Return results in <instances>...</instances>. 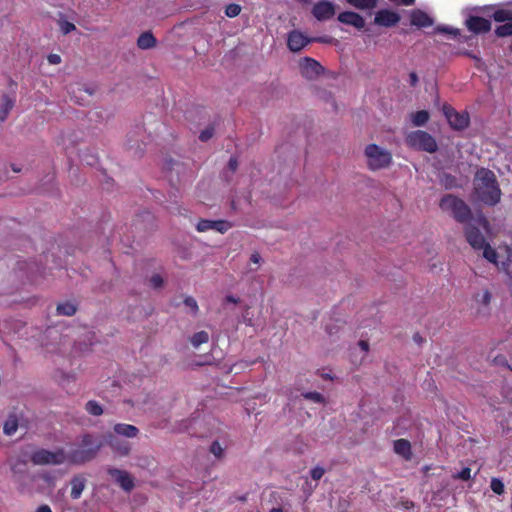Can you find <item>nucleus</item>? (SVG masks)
I'll use <instances>...</instances> for the list:
<instances>
[{
	"mask_svg": "<svg viewBox=\"0 0 512 512\" xmlns=\"http://www.w3.org/2000/svg\"><path fill=\"white\" fill-rule=\"evenodd\" d=\"M475 192L478 198L487 205H495L500 201L501 190L492 171L481 169L478 172Z\"/></svg>",
	"mask_w": 512,
	"mask_h": 512,
	"instance_id": "nucleus-1",
	"label": "nucleus"
},
{
	"mask_svg": "<svg viewBox=\"0 0 512 512\" xmlns=\"http://www.w3.org/2000/svg\"><path fill=\"white\" fill-rule=\"evenodd\" d=\"M102 447L101 442H97L94 437L86 433L82 436L80 444L69 452H66L67 462L74 465H82L93 460Z\"/></svg>",
	"mask_w": 512,
	"mask_h": 512,
	"instance_id": "nucleus-2",
	"label": "nucleus"
},
{
	"mask_svg": "<svg viewBox=\"0 0 512 512\" xmlns=\"http://www.w3.org/2000/svg\"><path fill=\"white\" fill-rule=\"evenodd\" d=\"M364 155L367 167L371 171H378L389 168L393 162L392 153L377 144H368L365 147Z\"/></svg>",
	"mask_w": 512,
	"mask_h": 512,
	"instance_id": "nucleus-3",
	"label": "nucleus"
},
{
	"mask_svg": "<svg viewBox=\"0 0 512 512\" xmlns=\"http://www.w3.org/2000/svg\"><path fill=\"white\" fill-rule=\"evenodd\" d=\"M406 144L415 150L435 153L438 145L435 138L426 131L415 130L406 135Z\"/></svg>",
	"mask_w": 512,
	"mask_h": 512,
	"instance_id": "nucleus-4",
	"label": "nucleus"
},
{
	"mask_svg": "<svg viewBox=\"0 0 512 512\" xmlns=\"http://www.w3.org/2000/svg\"><path fill=\"white\" fill-rule=\"evenodd\" d=\"M442 111L452 129L461 131L469 126L470 117L467 112H457L447 103L443 105Z\"/></svg>",
	"mask_w": 512,
	"mask_h": 512,
	"instance_id": "nucleus-5",
	"label": "nucleus"
},
{
	"mask_svg": "<svg viewBox=\"0 0 512 512\" xmlns=\"http://www.w3.org/2000/svg\"><path fill=\"white\" fill-rule=\"evenodd\" d=\"M299 67L301 75L308 80L316 79L324 71L322 65L310 57H304L300 61Z\"/></svg>",
	"mask_w": 512,
	"mask_h": 512,
	"instance_id": "nucleus-6",
	"label": "nucleus"
},
{
	"mask_svg": "<svg viewBox=\"0 0 512 512\" xmlns=\"http://www.w3.org/2000/svg\"><path fill=\"white\" fill-rule=\"evenodd\" d=\"M400 19V15L395 11L380 9L375 13L374 24L380 27L390 28L396 26Z\"/></svg>",
	"mask_w": 512,
	"mask_h": 512,
	"instance_id": "nucleus-7",
	"label": "nucleus"
},
{
	"mask_svg": "<svg viewBox=\"0 0 512 512\" xmlns=\"http://www.w3.org/2000/svg\"><path fill=\"white\" fill-rule=\"evenodd\" d=\"M232 227V224L226 220H208L201 219L196 225V229L199 232H206L208 230H215L219 233L224 234Z\"/></svg>",
	"mask_w": 512,
	"mask_h": 512,
	"instance_id": "nucleus-8",
	"label": "nucleus"
},
{
	"mask_svg": "<svg viewBox=\"0 0 512 512\" xmlns=\"http://www.w3.org/2000/svg\"><path fill=\"white\" fill-rule=\"evenodd\" d=\"M465 24L467 29L474 34H484L491 30L490 20L480 16H469Z\"/></svg>",
	"mask_w": 512,
	"mask_h": 512,
	"instance_id": "nucleus-9",
	"label": "nucleus"
},
{
	"mask_svg": "<svg viewBox=\"0 0 512 512\" xmlns=\"http://www.w3.org/2000/svg\"><path fill=\"white\" fill-rule=\"evenodd\" d=\"M107 473L126 492H130L134 488V480L127 471L120 470L117 468H108Z\"/></svg>",
	"mask_w": 512,
	"mask_h": 512,
	"instance_id": "nucleus-10",
	"label": "nucleus"
},
{
	"mask_svg": "<svg viewBox=\"0 0 512 512\" xmlns=\"http://www.w3.org/2000/svg\"><path fill=\"white\" fill-rule=\"evenodd\" d=\"M465 236L467 242L475 249L481 250L486 245V239L481 231L472 224L465 227Z\"/></svg>",
	"mask_w": 512,
	"mask_h": 512,
	"instance_id": "nucleus-11",
	"label": "nucleus"
},
{
	"mask_svg": "<svg viewBox=\"0 0 512 512\" xmlns=\"http://www.w3.org/2000/svg\"><path fill=\"white\" fill-rule=\"evenodd\" d=\"M312 15L318 21H326L334 17L335 7L331 2L319 1L312 8Z\"/></svg>",
	"mask_w": 512,
	"mask_h": 512,
	"instance_id": "nucleus-12",
	"label": "nucleus"
},
{
	"mask_svg": "<svg viewBox=\"0 0 512 512\" xmlns=\"http://www.w3.org/2000/svg\"><path fill=\"white\" fill-rule=\"evenodd\" d=\"M106 441L112 451L121 457L128 456L131 452L129 442L121 440L111 433L106 435Z\"/></svg>",
	"mask_w": 512,
	"mask_h": 512,
	"instance_id": "nucleus-13",
	"label": "nucleus"
},
{
	"mask_svg": "<svg viewBox=\"0 0 512 512\" xmlns=\"http://www.w3.org/2000/svg\"><path fill=\"white\" fill-rule=\"evenodd\" d=\"M309 42L310 39L298 30H293L288 34L287 46L292 52L302 50Z\"/></svg>",
	"mask_w": 512,
	"mask_h": 512,
	"instance_id": "nucleus-14",
	"label": "nucleus"
},
{
	"mask_svg": "<svg viewBox=\"0 0 512 512\" xmlns=\"http://www.w3.org/2000/svg\"><path fill=\"white\" fill-rule=\"evenodd\" d=\"M410 23L418 28H426L433 25V19L426 12L416 9L411 12Z\"/></svg>",
	"mask_w": 512,
	"mask_h": 512,
	"instance_id": "nucleus-15",
	"label": "nucleus"
},
{
	"mask_svg": "<svg viewBox=\"0 0 512 512\" xmlns=\"http://www.w3.org/2000/svg\"><path fill=\"white\" fill-rule=\"evenodd\" d=\"M87 479L83 474H77L70 480L71 492L70 496L72 499L77 500L81 497L82 492L86 487Z\"/></svg>",
	"mask_w": 512,
	"mask_h": 512,
	"instance_id": "nucleus-16",
	"label": "nucleus"
},
{
	"mask_svg": "<svg viewBox=\"0 0 512 512\" xmlns=\"http://www.w3.org/2000/svg\"><path fill=\"white\" fill-rule=\"evenodd\" d=\"M458 205H462V199L452 194L444 195L439 202L440 209L450 213H452Z\"/></svg>",
	"mask_w": 512,
	"mask_h": 512,
	"instance_id": "nucleus-17",
	"label": "nucleus"
},
{
	"mask_svg": "<svg viewBox=\"0 0 512 512\" xmlns=\"http://www.w3.org/2000/svg\"><path fill=\"white\" fill-rule=\"evenodd\" d=\"M394 452L401 457H403L405 460H411L412 458V451H411V444L406 439H397L394 441Z\"/></svg>",
	"mask_w": 512,
	"mask_h": 512,
	"instance_id": "nucleus-18",
	"label": "nucleus"
},
{
	"mask_svg": "<svg viewBox=\"0 0 512 512\" xmlns=\"http://www.w3.org/2000/svg\"><path fill=\"white\" fill-rule=\"evenodd\" d=\"M451 215L457 222L467 223L472 217V212L470 207L462 200V205L456 206Z\"/></svg>",
	"mask_w": 512,
	"mask_h": 512,
	"instance_id": "nucleus-19",
	"label": "nucleus"
},
{
	"mask_svg": "<svg viewBox=\"0 0 512 512\" xmlns=\"http://www.w3.org/2000/svg\"><path fill=\"white\" fill-rule=\"evenodd\" d=\"M113 430L117 435L125 436L127 438H135L139 434V429L136 426L125 423L115 424Z\"/></svg>",
	"mask_w": 512,
	"mask_h": 512,
	"instance_id": "nucleus-20",
	"label": "nucleus"
},
{
	"mask_svg": "<svg viewBox=\"0 0 512 512\" xmlns=\"http://www.w3.org/2000/svg\"><path fill=\"white\" fill-rule=\"evenodd\" d=\"M156 43L157 40L150 31L143 32L137 39V46L142 50L151 49Z\"/></svg>",
	"mask_w": 512,
	"mask_h": 512,
	"instance_id": "nucleus-21",
	"label": "nucleus"
},
{
	"mask_svg": "<svg viewBox=\"0 0 512 512\" xmlns=\"http://www.w3.org/2000/svg\"><path fill=\"white\" fill-rule=\"evenodd\" d=\"M67 462V455L63 448L49 451L48 465H61Z\"/></svg>",
	"mask_w": 512,
	"mask_h": 512,
	"instance_id": "nucleus-22",
	"label": "nucleus"
},
{
	"mask_svg": "<svg viewBox=\"0 0 512 512\" xmlns=\"http://www.w3.org/2000/svg\"><path fill=\"white\" fill-rule=\"evenodd\" d=\"M48 455L49 450L37 449L31 454L30 460L34 465H48Z\"/></svg>",
	"mask_w": 512,
	"mask_h": 512,
	"instance_id": "nucleus-23",
	"label": "nucleus"
},
{
	"mask_svg": "<svg viewBox=\"0 0 512 512\" xmlns=\"http://www.w3.org/2000/svg\"><path fill=\"white\" fill-rule=\"evenodd\" d=\"M15 100L8 95H3L0 107V121L6 120L9 112L13 109Z\"/></svg>",
	"mask_w": 512,
	"mask_h": 512,
	"instance_id": "nucleus-24",
	"label": "nucleus"
},
{
	"mask_svg": "<svg viewBox=\"0 0 512 512\" xmlns=\"http://www.w3.org/2000/svg\"><path fill=\"white\" fill-rule=\"evenodd\" d=\"M440 183L446 190H451L460 187L458 179L449 173H443L440 176Z\"/></svg>",
	"mask_w": 512,
	"mask_h": 512,
	"instance_id": "nucleus-25",
	"label": "nucleus"
},
{
	"mask_svg": "<svg viewBox=\"0 0 512 512\" xmlns=\"http://www.w3.org/2000/svg\"><path fill=\"white\" fill-rule=\"evenodd\" d=\"M18 429V419L16 415H9L3 425L4 434L11 436Z\"/></svg>",
	"mask_w": 512,
	"mask_h": 512,
	"instance_id": "nucleus-26",
	"label": "nucleus"
},
{
	"mask_svg": "<svg viewBox=\"0 0 512 512\" xmlns=\"http://www.w3.org/2000/svg\"><path fill=\"white\" fill-rule=\"evenodd\" d=\"M76 311L77 307L72 302H64L57 305V313L59 315L72 316Z\"/></svg>",
	"mask_w": 512,
	"mask_h": 512,
	"instance_id": "nucleus-27",
	"label": "nucleus"
},
{
	"mask_svg": "<svg viewBox=\"0 0 512 512\" xmlns=\"http://www.w3.org/2000/svg\"><path fill=\"white\" fill-rule=\"evenodd\" d=\"M492 17L496 22H511L512 9H498L492 14Z\"/></svg>",
	"mask_w": 512,
	"mask_h": 512,
	"instance_id": "nucleus-28",
	"label": "nucleus"
},
{
	"mask_svg": "<svg viewBox=\"0 0 512 512\" xmlns=\"http://www.w3.org/2000/svg\"><path fill=\"white\" fill-rule=\"evenodd\" d=\"M209 341V334L206 331H199L193 334L190 342L194 348H198L201 344Z\"/></svg>",
	"mask_w": 512,
	"mask_h": 512,
	"instance_id": "nucleus-29",
	"label": "nucleus"
},
{
	"mask_svg": "<svg viewBox=\"0 0 512 512\" xmlns=\"http://www.w3.org/2000/svg\"><path fill=\"white\" fill-rule=\"evenodd\" d=\"M429 113L426 110H420L412 114V122L415 126H423L429 120Z\"/></svg>",
	"mask_w": 512,
	"mask_h": 512,
	"instance_id": "nucleus-30",
	"label": "nucleus"
},
{
	"mask_svg": "<svg viewBox=\"0 0 512 512\" xmlns=\"http://www.w3.org/2000/svg\"><path fill=\"white\" fill-rule=\"evenodd\" d=\"M85 410L88 414L93 416H100L103 414L102 406L95 400H89L85 405Z\"/></svg>",
	"mask_w": 512,
	"mask_h": 512,
	"instance_id": "nucleus-31",
	"label": "nucleus"
},
{
	"mask_svg": "<svg viewBox=\"0 0 512 512\" xmlns=\"http://www.w3.org/2000/svg\"><path fill=\"white\" fill-rule=\"evenodd\" d=\"M495 34L497 37L503 38L512 35V21L506 22L500 26H497L495 29Z\"/></svg>",
	"mask_w": 512,
	"mask_h": 512,
	"instance_id": "nucleus-32",
	"label": "nucleus"
},
{
	"mask_svg": "<svg viewBox=\"0 0 512 512\" xmlns=\"http://www.w3.org/2000/svg\"><path fill=\"white\" fill-rule=\"evenodd\" d=\"M481 250H483V257L485 259L491 263H497L498 254L496 250L490 246L489 243H486V245Z\"/></svg>",
	"mask_w": 512,
	"mask_h": 512,
	"instance_id": "nucleus-33",
	"label": "nucleus"
},
{
	"mask_svg": "<svg viewBox=\"0 0 512 512\" xmlns=\"http://www.w3.org/2000/svg\"><path fill=\"white\" fill-rule=\"evenodd\" d=\"M58 26L63 35H67L71 33L72 31L76 30V26L72 23L66 20L65 18L61 17L58 20Z\"/></svg>",
	"mask_w": 512,
	"mask_h": 512,
	"instance_id": "nucleus-34",
	"label": "nucleus"
},
{
	"mask_svg": "<svg viewBox=\"0 0 512 512\" xmlns=\"http://www.w3.org/2000/svg\"><path fill=\"white\" fill-rule=\"evenodd\" d=\"M474 298L478 304L488 306L491 302L492 296L488 289H484L482 292L477 293Z\"/></svg>",
	"mask_w": 512,
	"mask_h": 512,
	"instance_id": "nucleus-35",
	"label": "nucleus"
},
{
	"mask_svg": "<svg viewBox=\"0 0 512 512\" xmlns=\"http://www.w3.org/2000/svg\"><path fill=\"white\" fill-rule=\"evenodd\" d=\"M241 6L236 3H231L225 8V15L229 18L237 17L241 13Z\"/></svg>",
	"mask_w": 512,
	"mask_h": 512,
	"instance_id": "nucleus-36",
	"label": "nucleus"
},
{
	"mask_svg": "<svg viewBox=\"0 0 512 512\" xmlns=\"http://www.w3.org/2000/svg\"><path fill=\"white\" fill-rule=\"evenodd\" d=\"M302 396L304 399L313 401L315 403H324L325 402L324 396L321 393L316 392V391L302 393Z\"/></svg>",
	"mask_w": 512,
	"mask_h": 512,
	"instance_id": "nucleus-37",
	"label": "nucleus"
},
{
	"mask_svg": "<svg viewBox=\"0 0 512 512\" xmlns=\"http://www.w3.org/2000/svg\"><path fill=\"white\" fill-rule=\"evenodd\" d=\"M490 488L497 495H502L504 493V484L499 478L493 477L491 479Z\"/></svg>",
	"mask_w": 512,
	"mask_h": 512,
	"instance_id": "nucleus-38",
	"label": "nucleus"
},
{
	"mask_svg": "<svg viewBox=\"0 0 512 512\" xmlns=\"http://www.w3.org/2000/svg\"><path fill=\"white\" fill-rule=\"evenodd\" d=\"M377 0H354V8L372 9L376 7Z\"/></svg>",
	"mask_w": 512,
	"mask_h": 512,
	"instance_id": "nucleus-39",
	"label": "nucleus"
},
{
	"mask_svg": "<svg viewBox=\"0 0 512 512\" xmlns=\"http://www.w3.org/2000/svg\"><path fill=\"white\" fill-rule=\"evenodd\" d=\"M435 32L436 33H443V34H448V35H452L453 37H457L460 35V30L457 29V28H452V27H449V26H442V25H439L435 28Z\"/></svg>",
	"mask_w": 512,
	"mask_h": 512,
	"instance_id": "nucleus-40",
	"label": "nucleus"
},
{
	"mask_svg": "<svg viewBox=\"0 0 512 512\" xmlns=\"http://www.w3.org/2000/svg\"><path fill=\"white\" fill-rule=\"evenodd\" d=\"M453 478L462 481H468L471 478V469L469 467H465L457 474H454Z\"/></svg>",
	"mask_w": 512,
	"mask_h": 512,
	"instance_id": "nucleus-41",
	"label": "nucleus"
},
{
	"mask_svg": "<svg viewBox=\"0 0 512 512\" xmlns=\"http://www.w3.org/2000/svg\"><path fill=\"white\" fill-rule=\"evenodd\" d=\"M210 452L217 458H221L223 456V448L218 441L212 442Z\"/></svg>",
	"mask_w": 512,
	"mask_h": 512,
	"instance_id": "nucleus-42",
	"label": "nucleus"
},
{
	"mask_svg": "<svg viewBox=\"0 0 512 512\" xmlns=\"http://www.w3.org/2000/svg\"><path fill=\"white\" fill-rule=\"evenodd\" d=\"M324 474H325V469L320 466H316L313 469H311V471H310V476L315 481L320 480Z\"/></svg>",
	"mask_w": 512,
	"mask_h": 512,
	"instance_id": "nucleus-43",
	"label": "nucleus"
},
{
	"mask_svg": "<svg viewBox=\"0 0 512 512\" xmlns=\"http://www.w3.org/2000/svg\"><path fill=\"white\" fill-rule=\"evenodd\" d=\"M214 135V128L212 126L205 128L203 131H201L199 135V139L202 142H206L209 139H211Z\"/></svg>",
	"mask_w": 512,
	"mask_h": 512,
	"instance_id": "nucleus-44",
	"label": "nucleus"
},
{
	"mask_svg": "<svg viewBox=\"0 0 512 512\" xmlns=\"http://www.w3.org/2000/svg\"><path fill=\"white\" fill-rule=\"evenodd\" d=\"M150 283H151V286L155 289H158V288H161L163 286V283H164V280L162 278L161 275L159 274H154L151 278H150Z\"/></svg>",
	"mask_w": 512,
	"mask_h": 512,
	"instance_id": "nucleus-45",
	"label": "nucleus"
},
{
	"mask_svg": "<svg viewBox=\"0 0 512 512\" xmlns=\"http://www.w3.org/2000/svg\"><path fill=\"white\" fill-rule=\"evenodd\" d=\"M184 304L191 308V310L193 311L194 314H196L199 310L198 308V304L196 302V300L191 297V296H187L185 299H184Z\"/></svg>",
	"mask_w": 512,
	"mask_h": 512,
	"instance_id": "nucleus-46",
	"label": "nucleus"
},
{
	"mask_svg": "<svg viewBox=\"0 0 512 512\" xmlns=\"http://www.w3.org/2000/svg\"><path fill=\"white\" fill-rule=\"evenodd\" d=\"M338 20L342 23L352 25V11H345L339 14Z\"/></svg>",
	"mask_w": 512,
	"mask_h": 512,
	"instance_id": "nucleus-47",
	"label": "nucleus"
},
{
	"mask_svg": "<svg viewBox=\"0 0 512 512\" xmlns=\"http://www.w3.org/2000/svg\"><path fill=\"white\" fill-rule=\"evenodd\" d=\"M27 466V461L24 459V460H21V459H18L15 463L12 464L11 468H12V471L17 473V472H21L23 469H25Z\"/></svg>",
	"mask_w": 512,
	"mask_h": 512,
	"instance_id": "nucleus-48",
	"label": "nucleus"
},
{
	"mask_svg": "<svg viewBox=\"0 0 512 512\" xmlns=\"http://www.w3.org/2000/svg\"><path fill=\"white\" fill-rule=\"evenodd\" d=\"M365 26V19L354 12V28L362 29Z\"/></svg>",
	"mask_w": 512,
	"mask_h": 512,
	"instance_id": "nucleus-49",
	"label": "nucleus"
},
{
	"mask_svg": "<svg viewBox=\"0 0 512 512\" xmlns=\"http://www.w3.org/2000/svg\"><path fill=\"white\" fill-rule=\"evenodd\" d=\"M47 60L50 64L57 65L60 64L62 59L61 56L58 54L51 53L48 55Z\"/></svg>",
	"mask_w": 512,
	"mask_h": 512,
	"instance_id": "nucleus-50",
	"label": "nucleus"
},
{
	"mask_svg": "<svg viewBox=\"0 0 512 512\" xmlns=\"http://www.w3.org/2000/svg\"><path fill=\"white\" fill-rule=\"evenodd\" d=\"M238 168V160L236 157H231L228 162V169L233 174Z\"/></svg>",
	"mask_w": 512,
	"mask_h": 512,
	"instance_id": "nucleus-51",
	"label": "nucleus"
},
{
	"mask_svg": "<svg viewBox=\"0 0 512 512\" xmlns=\"http://www.w3.org/2000/svg\"><path fill=\"white\" fill-rule=\"evenodd\" d=\"M357 345H358V347L361 349V351L363 353H367L368 352V350H369V343H368V341L360 340Z\"/></svg>",
	"mask_w": 512,
	"mask_h": 512,
	"instance_id": "nucleus-52",
	"label": "nucleus"
},
{
	"mask_svg": "<svg viewBox=\"0 0 512 512\" xmlns=\"http://www.w3.org/2000/svg\"><path fill=\"white\" fill-rule=\"evenodd\" d=\"M250 262L254 264H259L261 262V256L258 252H254L250 256Z\"/></svg>",
	"mask_w": 512,
	"mask_h": 512,
	"instance_id": "nucleus-53",
	"label": "nucleus"
},
{
	"mask_svg": "<svg viewBox=\"0 0 512 512\" xmlns=\"http://www.w3.org/2000/svg\"><path fill=\"white\" fill-rule=\"evenodd\" d=\"M225 303H233L238 304L240 302V299L238 297H235L233 295H227L224 299Z\"/></svg>",
	"mask_w": 512,
	"mask_h": 512,
	"instance_id": "nucleus-54",
	"label": "nucleus"
},
{
	"mask_svg": "<svg viewBox=\"0 0 512 512\" xmlns=\"http://www.w3.org/2000/svg\"><path fill=\"white\" fill-rule=\"evenodd\" d=\"M505 266L506 273L512 279V259L510 257L508 258V262L505 264Z\"/></svg>",
	"mask_w": 512,
	"mask_h": 512,
	"instance_id": "nucleus-55",
	"label": "nucleus"
},
{
	"mask_svg": "<svg viewBox=\"0 0 512 512\" xmlns=\"http://www.w3.org/2000/svg\"><path fill=\"white\" fill-rule=\"evenodd\" d=\"M391 2H395L400 5L410 6L414 4L415 0H390Z\"/></svg>",
	"mask_w": 512,
	"mask_h": 512,
	"instance_id": "nucleus-56",
	"label": "nucleus"
},
{
	"mask_svg": "<svg viewBox=\"0 0 512 512\" xmlns=\"http://www.w3.org/2000/svg\"><path fill=\"white\" fill-rule=\"evenodd\" d=\"M401 505L405 510L414 508V502L410 500L402 501Z\"/></svg>",
	"mask_w": 512,
	"mask_h": 512,
	"instance_id": "nucleus-57",
	"label": "nucleus"
},
{
	"mask_svg": "<svg viewBox=\"0 0 512 512\" xmlns=\"http://www.w3.org/2000/svg\"><path fill=\"white\" fill-rule=\"evenodd\" d=\"M409 78H410V84L412 86H415L418 83L419 79H418V76H417V74L415 72H411L409 74Z\"/></svg>",
	"mask_w": 512,
	"mask_h": 512,
	"instance_id": "nucleus-58",
	"label": "nucleus"
},
{
	"mask_svg": "<svg viewBox=\"0 0 512 512\" xmlns=\"http://www.w3.org/2000/svg\"><path fill=\"white\" fill-rule=\"evenodd\" d=\"M36 512H52L51 508L48 505H41Z\"/></svg>",
	"mask_w": 512,
	"mask_h": 512,
	"instance_id": "nucleus-59",
	"label": "nucleus"
},
{
	"mask_svg": "<svg viewBox=\"0 0 512 512\" xmlns=\"http://www.w3.org/2000/svg\"><path fill=\"white\" fill-rule=\"evenodd\" d=\"M414 340L417 343H421L422 342V337L417 333V334L414 335Z\"/></svg>",
	"mask_w": 512,
	"mask_h": 512,
	"instance_id": "nucleus-60",
	"label": "nucleus"
},
{
	"mask_svg": "<svg viewBox=\"0 0 512 512\" xmlns=\"http://www.w3.org/2000/svg\"><path fill=\"white\" fill-rule=\"evenodd\" d=\"M495 361L497 363H503V362H506L505 358L504 357H501V359H499L498 357H495Z\"/></svg>",
	"mask_w": 512,
	"mask_h": 512,
	"instance_id": "nucleus-61",
	"label": "nucleus"
},
{
	"mask_svg": "<svg viewBox=\"0 0 512 512\" xmlns=\"http://www.w3.org/2000/svg\"><path fill=\"white\" fill-rule=\"evenodd\" d=\"M9 86L15 88L17 86V83L10 79Z\"/></svg>",
	"mask_w": 512,
	"mask_h": 512,
	"instance_id": "nucleus-62",
	"label": "nucleus"
},
{
	"mask_svg": "<svg viewBox=\"0 0 512 512\" xmlns=\"http://www.w3.org/2000/svg\"><path fill=\"white\" fill-rule=\"evenodd\" d=\"M324 379H332V376L329 373H325L321 375Z\"/></svg>",
	"mask_w": 512,
	"mask_h": 512,
	"instance_id": "nucleus-63",
	"label": "nucleus"
},
{
	"mask_svg": "<svg viewBox=\"0 0 512 512\" xmlns=\"http://www.w3.org/2000/svg\"><path fill=\"white\" fill-rule=\"evenodd\" d=\"M271 512H282L281 508H273Z\"/></svg>",
	"mask_w": 512,
	"mask_h": 512,
	"instance_id": "nucleus-64",
	"label": "nucleus"
}]
</instances>
